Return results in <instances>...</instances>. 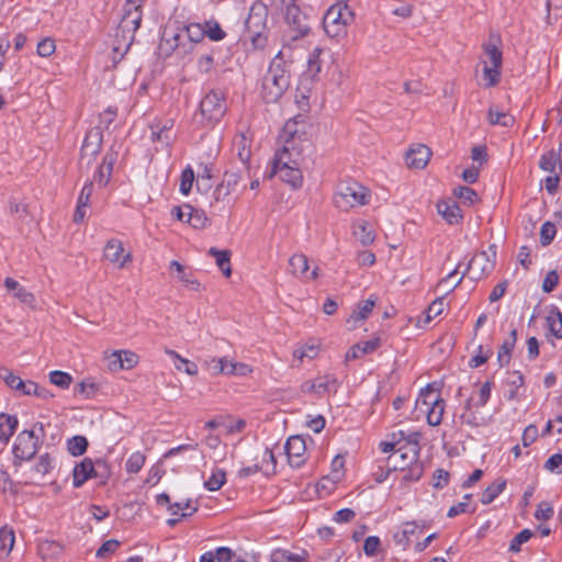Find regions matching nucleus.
<instances>
[{"mask_svg": "<svg viewBox=\"0 0 562 562\" xmlns=\"http://www.w3.org/2000/svg\"><path fill=\"white\" fill-rule=\"evenodd\" d=\"M295 121H288L279 136L281 147L277 150L274 159L280 164L302 165L304 153L310 148L305 134L297 130Z\"/></svg>", "mask_w": 562, "mask_h": 562, "instance_id": "obj_1", "label": "nucleus"}, {"mask_svg": "<svg viewBox=\"0 0 562 562\" xmlns=\"http://www.w3.org/2000/svg\"><path fill=\"white\" fill-rule=\"evenodd\" d=\"M286 52L280 49L272 59L261 82V97L267 103L277 102L290 86V72L285 67Z\"/></svg>", "mask_w": 562, "mask_h": 562, "instance_id": "obj_2", "label": "nucleus"}, {"mask_svg": "<svg viewBox=\"0 0 562 562\" xmlns=\"http://www.w3.org/2000/svg\"><path fill=\"white\" fill-rule=\"evenodd\" d=\"M143 4H131L126 0L124 14L119 24L115 44L113 45V61L117 63L130 49L134 34L140 25Z\"/></svg>", "mask_w": 562, "mask_h": 562, "instance_id": "obj_3", "label": "nucleus"}, {"mask_svg": "<svg viewBox=\"0 0 562 562\" xmlns=\"http://www.w3.org/2000/svg\"><path fill=\"white\" fill-rule=\"evenodd\" d=\"M268 20V8L262 2H256L249 10L246 19V36L250 41L255 49H261L267 45L268 37L266 35Z\"/></svg>", "mask_w": 562, "mask_h": 562, "instance_id": "obj_4", "label": "nucleus"}, {"mask_svg": "<svg viewBox=\"0 0 562 562\" xmlns=\"http://www.w3.org/2000/svg\"><path fill=\"white\" fill-rule=\"evenodd\" d=\"M370 199V190L361 183L352 181L338 188L334 194V204L338 210L348 212L353 207L367 205Z\"/></svg>", "mask_w": 562, "mask_h": 562, "instance_id": "obj_5", "label": "nucleus"}, {"mask_svg": "<svg viewBox=\"0 0 562 562\" xmlns=\"http://www.w3.org/2000/svg\"><path fill=\"white\" fill-rule=\"evenodd\" d=\"M353 19L355 14L347 4L331 5L323 19L324 31L333 38L340 37L346 34L347 26Z\"/></svg>", "mask_w": 562, "mask_h": 562, "instance_id": "obj_6", "label": "nucleus"}, {"mask_svg": "<svg viewBox=\"0 0 562 562\" xmlns=\"http://www.w3.org/2000/svg\"><path fill=\"white\" fill-rule=\"evenodd\" d=\"M400 435L405 442L389 458V462L392 464L394 470H405L419 458L420 434L413 431L405 435L404 431L401 430Z\"/></svg>", "mask_w": 562, "mask_h": 562, "instance_id": "obj_7", "label": "nucleus"}, {"mask_svg": "<svg viewBox=\"0 0 562 562\" xmlns=\"http://www.w3.org/2000/svg\"><path fill=\"white\" fill-rule=\"evenodd\" d=\"M159 53L162 56H170L177 53L179 56H186L192 50L191 42H186L184 34L181 33L180 27L166 26L158 46Z\"/></svg>", "mask_w": 562, "mask_h": 562, "instance_id": "obj_8", "label": "nucleus"}, {"mask_svg": "<svg viewBox=\"0 0 562 562\" xmlns=\"http://www.w3.org/2000/svg\"><path fill=\"white\" fill-rule=\"evenodd\" d=\"M227 110L225 95L212 90L200 102V113L205 123L218 122Z\"/></svg>", "mask_w": 562, "mask_h": 562, "instance_id": "obj_9", "label": "nucleus"}, {"mask_svg": "<svg viewBox=\"0 0 562 562\" xmlns=\"http://www.w3.org/2000/svg\"><path fill=\"white\" fill-rule=\"evenodd\" d=\"M102 140L103 133L101 128L93 127L88 131L81 146L79 159L80 172H83V170H89L91 164L101 150Z\"/></svg>", "mask_w": 562, "mask_h": 562, "instance_id": "obj_10", "label": "nucleus"}, {"mask_svg": "<svg viewBox=\"0 0 562 562\" xmlns=\"http://www.w3.org/2000/svg\"><path fill=\"white\" fill-rule=\"evenodd\" d=\"M496 246L491 245L488 251H481L473 256L467 267V272L472 280H480L487 276L495 265Z\"/></svg>", "mask_w": 562, "mask_h": 562, "instance_id": "obj_11", "label": "nucleus"}, {"mask_svg": "<svg viewBox=\"0 0 562 562\" xmlns=\"http://www.w3.org/2000/svg\"><path fill=\"white\" fill-rule=\"evenodd\" d=\"M289 273L301 281H315L319 278L321 269L314 266L310 271V261L306 255L302 252L293 254L289 260Z\"/></svg>", "mask_w": 562, "mask_h": 562, "instance_id": "obj_12", "label": "nucleus"}, {"mask_svg": "<svg viewBox=\"0 0 562 562\" xmlns=\"http://www.w3.org/2000/svg\"><path fill=\"white\" fill-rule=\"evenodd\" d=\"M432 391L431 385H427L425 390H422L419 397L416 401V406L420 407L422 405H425L428 407L431 405L427 412V422L431 426H437L442 420L445 402L439 397L431 398Z\"/></svg>", "mask_w": 562, "mask_h": 562, "instance_id": "obj_13", "label": "nucleus"}, {"mask_svg": "<svg viewBox=\"0 0 562 562\" xmlns=\"http://www.w3.org/2000/svg\"><path fill=\"white\" fill-rule=\"evenodd\" d=\"M279 175L280 179L292 188L297 189L302 187L303 175L301 171V165L280 164L279 160H273L272 170L270 177Z\"/></svg>", "mask_w": 562, "mask_h": 562, "instance_id": "obj_14", "label": "nucleus"}, {"mask_svg": "<svg viewBox=\"0 0 562 562\" xmlns=\"http://www.w3.org/2000/svg\"><path fill=\"white\" fill-rule=\"evenodd\" d=\"M37 451V438L33 430L21 431L13 446V453L20 460H30Z\"/></svg>", "mask_w": 562, "mask_h": 562, "instance_id": "obj_15", "label": "nucleus"}, {"mask_svg": "<svg viewBox=\"0 0 562 562\" xmlns=\"http://www.w3.org/2000/svg\"><path fill=\"white\" fill-rule=\"evenodd\" d=\"M104 258L119 269H124L133 260L130 251L125 252L123 243L116 238L109 239L104 246Z\"/></svg>", "mask_w": 562, "mask_h": 562, "instance_id": "obj_16", "label": "nucleus"}, {"mask_svg": "<svg viewBox=\"0 0 562 562\" xmlns=\"http://www.w3.org/2000/svg\"><path fill=\"white\" fill-rule=\"evenodd\" d=\"M285 454L292 467L299 468L305 462L306 443L301 436H291L284 446Z\"/></svg>", "mask_w": 562, "mask_h": 562, "instance_id": "obj_17", "label": "nucleus"}, {"mask_svg": "<svg viewBox=\"0 0 562 562\" xmlns=\"http://www.w3.org/2000/svg\"><path fill=\"white\" fill-rule=\"evenodd\" d=\"M430 157V148L426 145L417 144L406 151L405 160L411 169H424L428 165Z\"/></svg>", "mask_w": 562, "mask_h": 562, "instance_id": "obj_18", "label": "nucleus"}, {"mask_svg": "<svg viewBox=\"0 0 562 562\" xmlns=\"http://www.w3.org/2000/svg\"><path fill=\"white\" fill-rule=\"evenodd\" d=\"M115 159L116 155L114 153H106L101 165L94 172L93 179L90 181L97 182L100 187H105L110 182Z\"/></svg>", "mask_w": 562, "mask_h": 562, "instance_id": "obj_19", "label": "nucleus"}, {"mask_svg": "<svg viewBox=\"0 0 562 562\" xmlns=\"http://www.w3.org/2000/svg\"><path fill=\"white\" fill-rule=\"evenodd\" d=\"M4 286L7 288V290L12 291L14 297H16L21 303L34 307V294L27 291L24 286H22L16 280L10 277L5 278Z\"/></svg>", "mask_w": 562, "mask_h": 562, "instance_id": "obj_20", "label": "nucleus"}, {"mask_svg": "<svg viewBox=\"0 0 562 562\" xmlns=\"http://www.w3.org/2000/svg\"><path fill=\"white\" fill-rule=\"evenodd\" d=\"M72 477L75 487H79L89 479L94 477L93 461L85 458L74 468Z\"/></svg>", "mask_w": 562, "mask_h": 562, "instance_id": "obj_21", "label": "nucleus"}, {"mask_svg": "<svg viewBox=\"0 0 562 562\" xmlns=\"http://www.w3.org/2000/svg\"><path fill=\"white\" fill-rule=\"evenodd\" d=\"M170 269H175L177 272L178 280L191 291H200L201 284L193 277L191 271H187L186 268L177 260L170 262Z\"/></svg>", "mask_w": 562, "mask_h": 562, "instance_id": "obj_22", "label": "nucleus"}, {"mask_svg": "<svg viewBox=\"0 0 562 562\" xmlns=\"http://www.w3.org/2000/svg\"><path fill=\"white\" fill-rule=\"evenodd\" d=\"M352 234L363 246L371 245L375 239L373 228L366 221L355 222L352 225Z\"/></svg>", "mask_w": 562, "mask_h": 562, "instance_id": "obj_23", "label": "nucleus"}, {"mask_svg": "<svg viewBox=\"0 0 562 562\" xmlns=\"http://www.w3.org/2000/svg\"><path fill=\"white\" fill-rule=\"evenodd\" d=\"M209 256L215 258L216 266L223 272L226 278L232 276L231 256L232 252L227 249L220 250L215 247H211L207 251Z\"/></svg>", "mask_w": 562, "mask_h": 562, "instance_id": "obj_24", "label": "nucleus"}, {"mask_svg": "<svg viewBox=\"0 0 562 562\" xmlns=\"http://www.w3.org/2000/svg\"><path fill=\"white\" fill-rule=\"evenodd\" d=\"M380 346V339L374 338L371 340L361 341L353 345L346 353V360L357 359L363 355L373 352Z\"/></svg>", "mask_w": 562, "mask_h": 562, "instance_id": "obj_25", "label": "nucleus"}, {"mask_svg": "<svg viewBox=\"0 0 562 562\" xmlns=\"http://www.w3.org/2000/svg\"><path fill=\"white\" fill-rule=\"evenodd\" d=\"M437 210L449 224H457L462 218L461 210L454 202H439Z\"/></svg>", "mask_w": 562, "mask_h": 562, "instance_id": "obj_26", "label": "nucleus"}, {"mask_svg": "<svg viewBox=\"0 0 562 562\" xmlns=\"http://www.w3.org/2000/svg\"><path fill=\"white\" fill-rule=\"evenodd\" d=\"M316 394L322 396L326 393H336L339 386L338 379L334 374H324L315 379Z\"/></svg>", "mask_w": 562, "mask_h": 562, "instance_id": "obj_27", "label": "nucleus"}, {"mask_svg": "<svg viewBox=\"0 0 562 562\" xmlns=\"http://www.w3.org/2000/svg\"><path fill=\"white\" fill-rule=\"evenodd\" d=\"M487 120L491 125H499L503 127H510L515 123V117L508 113L491 106L487 112Z\"/></svg>", "mask_w": 562, "mask_h": 562, "instance_id": "obj_28", "label": "nucleus"}, {"mask_svg": "<svg viewBox=\"0 0 562 562\" xmlns=\"http://www.w3.org/2000/svg\"><path fill=\"white\" fill-rule=\"evenodd\" d=\"M18 426V418L15 416L1 413L0 414V440L8 442L10 437L14 434Z\"/></svg>", "mask_w": 562, "mask_h": 562, "instance_id": "obj_29", "label": "nucleus"}, {"mask_svg": "<svg viewBox=\"0 0 562 562\" xmlns=\"http://www.w3.org/2000/svg\"><path fill=\"white\" fill-rule=\"evenodd\" d=\"M234 148L237 150V155L243 162H247L250 159V145L251 139L246 133H238L233 140Z\"/></svg>", "mask_w": 562, "mask_h": 562, "instance_id": "obj_30", "label": "nucleus"}, {"mask_svg": "<svg viewBox=\"0 0 562 562\" xmlns=\"http://www.w3.org/2000/svg\"><path fill=\"white\" fill-rule=\"evenodd\" d=\"M15 542L14 530L9 526L0 528V557H7Z\"/></svg>", "mask_w": 562, "mask_h": 562, "instance_id": "obj_31", "label": "nucleus"}, {"mask_svg": "<svg viewBox=\"0 0 562 562\" xmlns=\"http://www.w3.org/2000/svg\"><path fill=\"white\" fill-rule=\"evenodd\" d=\"M505 486L506 480L497 479L484 490L481 502L485 505L491 504L504 491Z\"/></svg>", "mask_w": 562, "mask_h": 562, "instance_id": "obj_32", "label": "nucleus"}, {"mask_svg": "<svg viewBox=\"0 0 562 562\" xmlns=\"http://www.w3.org/2000/svg\"><path fill=\"white\" fill-rule=\"evenodd\" d=\"M186 223L195 229H202L210 225V220L204 211L191 206Z\"/></svg>", "mask_w": 562, "mask_h": 562, "instance_id": "obj_33", "label": "nucleus"}, {"mask_svg": "<svg viewBox=\"0 0 562 562\" xmlns=\"http://www.w3.org/2000/svg\"><path fill=\"white\" fill-rule=\"evenodd\" d=\"M181 33L184 34L186 42H191L192 47L195 43H199L205 36L203 24H190L186 27L180 29Z\"/></svg>", "mask_w": 562, "mask_h": 562, "instance_id": "obj_34", "label": "nucleus"}, {"mask_svg": "<svg viewBox=\"0 0 562 562\" xmlns=\"http://www.w3.org/2000/svg\"><path fill=\"white\" fill-rule=\"evenodd\" d=\"M374 305L375 301L372 299H368L366 301L360 302L347 322L349 323L351 321L357 322L367 319L368 316L371 314Z\"/></svg>", "mask_w": 562, "mask_h": 562, "instance_id": "obj_35", "label": "nucleus"}, {"mask_svg": "<svg viewBox=\"0 0 562 562\" xmlns=\"http://www.w3.org/2000/svg\"><path fill=\"white\" fill-rule=\"evenodd\" d=\"M483 49H484L485 56L487 58L484 61H487L490 66L502 67V63H503L502 52L495 44H493V43L484 44Z\"/></svg>", "mask_w": 562, "mask_h": 562, "instance_id": "obj_36", "label": "nucleus"}, {"mask_svg": "<svg viewBox=\"0 0 562 562\" xmlns=\"http://www.w3.org/2000/svg\"><path fill=\"white\" fill-rule=\"evenodd\" d=\"M271 562H305L303 555L293 554L292 552L284 549H276L272 551L270 557Z\"/></svg>", "mask_w": 562, "mask_h": 562, "instance_id": "obj_37", "label": "nucleus"}, {"mask_svg": "<svg viewBox=\"0 0 562 562\" xmlns=\"http://www.w3.org/2000/svg\"><path fill=\"white\" fill-rule=\"evenodd\" d=\"M483 78L485 80V87L491 88L498 83L501 77V67L490 66L487 61H482Z\"/></svg>", "mask_w": 562, "mask_h": 562, "instance_id": "obj_38", "label": "nucleus"}, {"mask_svg": "<svg viewBox=\"0 0 562 562\" xmlns=\"http://www.w3.org/2000/svg\"><path fill=\"white\" fill-rule=\"evenodd\" d=\"M205 36L210 40L218 42L225 38L226 33L222 30L221 25L215 20L204 22Z\"/></svg>", "mask_w": 562, "mask_h": 562, "instance_id": "obj_39", "label": "nucleus"}, {"mask_svg": "<svg viewBox=\"0 0 562 562\" xmlns=\"http://www.w3.org/2000/svg\"><path fill=\"white\" fill-rule=\"evenodd\" d=\"M548 329L552 336L558 339L562 338V314L560 312L552 313L546 318Z\"/></svg>", "mask_w": 562, "mask_h": 562, "instance_id": "obj_40", "label": "nucleus"}, {"mask_svg": "<svg viewBox=\"0 0 562 562\" xmlns=\"http://www.w3.org/2000/svg\"><path fill=\"white\" fill-rule=\"evenodd\" d=\"M88 447V440L83 436H75L68 440V451L71 456L78 457L86 452Z\"/></svg>", "mask_w": 562, "mask_h": 562, "instance_id": "obj_41", "label": "nucleus"}, {"mask_svg": "<svg viewBox=\"0 0 562 562\" xmlns=\"http://www.w3.org/2000/svg\"><path fill=\"white\" fill-rule=\"evenodd\" d=\"M94 477L100 480L101 484H105L111 477V467L105 460L97 459L93 462Z\"/></svg>", "mask_w": 562, "mask_h": 562, "instance_id": "obj_42", "label": "nucleus"}, {"mask_svg": "<svg viewBox=\"0 0 562 562\" xmlns=\"http://www.w3.org/2000/svg\"><path fill=\"white\" fill-rule=\"evenodd\" d=\"M0 378L5 382V384L9 387L15 391L20 392L21 389L24 387V381L5 368L0 369Z\"/></svg>", "mask_w": 562, "mask_h": 562, "instance_id": "obj_43", "label": "nucleus"}, {"mask_svg": "<svg viewBox=\"0 0 562 562\" xmlns=\"http://www.w3.org/2000/svg\"><path fill=\"white\" fill-rule=\"evenodd\" d=\"M145 461L146 457L144 453L139 451L132 453L125 463L126 471L128 473H138L144 467Z\"/></svg>", "mask_w": 562, "mask_h": 562, "instance_id": "obj_44", "label": "nucleus"}, {"mask_svg": "<svg viewBox=\"0 0 562 562\" xmlns=\"http://www.w3.org/2000/svg\"><path fill=\"white\" fill-rule=\"evenodd\" d=\"M226 482L225 471L217 469L212 473L209 480L204 482V486L209 491H218Z\"/></svg>", "mask_w": 562, "mask_h": 562, "instance_id": "obj_45", "label": "nucleus"}, {"mask_svg": "<svg viewBox=\"0 0 562 562\" xmlns=\"http://www.w3.org/2000/svg\"><path fill=\"white\" fill-rule=\"evenodd\" d=\"M49 382L60 389H68L72 382V376L67 372L55 370L49 373Z\"/></svg>", "mask_w": 562, "mask_h": 562, "instance_id": "obj_46", "label": "nucleus"}, {"mask_svg": "<svg viewBox=\"0 0 562 562\" xmlns=\"http://www.w3.org/2000/svg\"><path fill=\"white\" fill-rule=\"evenodd\" d=\"M52 468L53 460L48 453H45L38 458L36 464L33 468V472L35 476L43 477L50 471Z\"/></svg>", "mask_w": 562, "mask_h": 562, "instance_id": "obj_47", "label": "nucleus"}, {"mask_svg": "<svg viewBox=\"0 0 562 562\" xmlns=\"http://www.w3.org/2000/svg\"><path fill=\"white\" fill-rule=\"evenodd\" d=\"M403 474V481L412 482L420 479L424 472L423 463L418 460L409 464L405 470H401Z\"/></svg>", "mask_w": 562, "mask_h": 562, "instance_id": "obj_48", "label": "nucleus"}, {"mask_svg": "<svg viewBox=\"0 0 562 562\" xmlns=\"http://www.w3.org/2000/svg\"><path fill=\"white\" fill-rule=\"evenodd\" d=\"M186 509H189V512L188 513L183 512L181 514L182 518L194 514L198 510V507L192 505L191 499H187L186 502H177V503H173L172 505H169V507H168V510L173 516L178 515L180 510H186Z\"/></svg>", "mask_w": 562, "mask_h": 562, "instance_id": "obj_49", "label": "nucleus"}, {"mask_svg": "<svg viewBox=\"0 0 562 562\" xmlns=\"http://www.w3.org/2000/svg\"><path fill=\"white\" fill-rule=\"evenodd\" d=\"M559 156L560 154L555 153L554 150H550L542 155L540 159V168L548 172H554L558 162H560Z\"/></svg>", "mask_w": 562, "mask_h": 562, "instance_id": "obj_50", "label": "nucleus"}, {"mask_svg": "<svg viewBox=\"0 0 562 562\" xmlns=\"http://www.w3.org/2000/svg\"><path fill=\"white\" fill-rule=\"evenodd\" d=\"M463 424L470 425L472 427H479L482 425V418L475 416L472 412V398H469L465 404V411L460 416Z\"/></svg>", "mask_w": 562, "mask_h": 562, "instance_id": "obj_51", "label": "nucleus"}, {"mask_svg": "<svg viewBox=\"0 0 562 562\" xmlns=\"http://www.w3.org/2000/svg\"><path fill=\"white\" fill-rule=\"evenodd\" d=\"M454 195L469 205H472L477 200L476 192L469 187H458L454 189Z\"/></svg>", "mask_w": 562, "mask_h": 562, "instance_id": "obj_52", "label": "nucleus"}, {"mask_svg": "<svg viewBox=\"0 0 562 562\" xmlns=\"http://www.w3.org/2000/svg\"><path fill=\"white\" fill-rule=\"evenodd\" d=\"M194 181V171L191 167H187L180 178V191L182 194L187 195L191 191L192 184Z\"/></svg>", "mask_w": 562, "mask_h": 562, "instance_id": "obj_53", "label": "nucleus"}, {"mask_svg": "<svg viewBox=\"0 0 562 562\" xmlns=\"http://www.w3.org/2000/svg\"><path fill=\"white\" fill-rule=\"evenodd\" d=\"M318 353V347L315 345H304L293 351L294 359L303 361L304 358L314 359Z\"/></svg>", "mask_w": 562, "mask_h": 562, "instance_id": "obj_54", "label": "nucleus"}, {"mask_svg": "<svg viewBox=\"0 0 562 562\" xmlns=\"http://www.w3.org/2000/svg\"><path fill=\"white\" fill-rule=\"evenodd\" d=\"M557 233L555 226L551 222L542 224L540 229V243L542 246H548L554 238Z\"/></svg>", "mask_w": 562, "mask_h": 562, "instance_id": "obj_55", "label": "nucleus"}, {"mask_svg": "<svg viewBox=\"0 0 562 562\" xmlns=\"http://www.w3.org/2000/svg\"><path fill=\"white\" fill-rule=\"evenodd\" d=\"M532 537V532L529 529H524L517 533L509 544V551L519 552L522 543H526Z\"/></svg>", "mask_w": 562, "mask_h": 562, "instance_id": "obj_56", "label": "nucleus"}, {"mask_svg": "<svg viewBox=\"0 0 562 562\" xmlns=\"http://www.w3.org/2000/svg\"><path fill=\"white\" fill-rule=\"evenodd\" d=\"M173 126V120H166L164 123H157L151 125V138L154 140H161L164 133H170Z\"/></svg>", "mask_w": 562, "mask_h": 562, "instance_id": "obj_57", "label": "nucleus"}, {"mask_svg": "<svg viewBox=\"0 0 562 562\" xmlns=\"http://www.w3.org/2000/svg\"><path fill=\"white\" fill-rule=\"evenodd\" d=\"M56 50V44L55 41L50 37H46L42 40L37 44L36 52L41 57H49L52 56Z\"/></svg>", "mask_w": 562, "mask_h": 562, "instance_id": "obj_58", "label": "nucleus"}, {"mask_svg": "<svg viewBox=\"0 0 562 562\" xmlns=\"http://www.w3.org/2000/svg\"><path fill=\"white\" fill-rule=\"evenodd\" d=\"M544 469L552 473H562V454H552L544 463Z\"/></svg>", "mask_w": 562, "mask_h": 562, "instance_id": "obj_59", "label": "nucleus"}, {"mask_svg": "<svg viewBox=\"0 0 562 562\" xmlns=\"http://www.w3.org/2000/svg\"><path fill=\"white\" fill-rule=\"evenodd\" d=\"M445 302L443 297H438L431 302L427 310L426 322H430L434 317L440 315L443 312Z\"/></svg>", "mask_w": 562, "mask_h": 562, "instance_id": "obj_60", "label": "nucleus"}, {"mask_svg": "<svg viewBox=\"0 0 562 562\" xmlns=\"http://www.w3.org/2000/svg\"><path fill=\"white\" fill-rule=\"evenodd\" d=\"M553 516V507L548 502H541L535 513L537 520H549Z\"/></svg>", "mask_w": 562, "mask_h": 562, "instance_id": "obj_61", "label": "nucleus"}, {"mask_svg": "<svg viewBox=\"0 0 562 562\" xmlns=\"http://www.w3.org/2000/svg\"><path fill=\"white\" fill-rule=\"evenodd\" d=\"M514 348L513 341H504L498 351V362L501 366H505L509 363L510 352Z\"/></svg>", "mask_w": 562, "mask_h": 562, "instance_id": "obj_62", "label": "nucleus"}, {"mask_svg": "<svg viewBox=\"0 0 562 562\" xmlns=\"http://www.w3.org/2000/svg\"><path fill=\"white\" fill-rule=\"evenodd\" d=\"M212 369L215 374H227L229 375V362L226 358H214L212 359Z\"/></svg>", "mask_w": 562, "mask_h": 562, "instance_id": "obj_63", "label": "nucleus"}, {"mask_svg": "<svg viewBox=\"0 0 562 562\" xmlns=\"http://www.w3.org/2000/svg\"><path fill=\"white\" fill-rule=\"evenodd\" d=\"M175 367L179 371H184L189 375L198 374V366L190 360L182 358L179 362H175Z\"/></svg>", "mask_w": 562, "mask_h": 562, "instance_id": "obj_64", "label": "nucleus"}]
</instances>
